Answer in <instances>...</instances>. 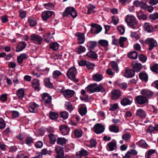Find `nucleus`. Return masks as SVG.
Returning a JSON list of instances; mask_svg holds the SVG:
<instances>
[{
	"mask_svg": "<svg viewBox=\"0 0 158 158\" xmlns=\"http://www.w3.org/2000/svg\"><path fill=\"white\" fill-rule=\"evenodd\" d=\"M132 69L134 72H139L142 69V66L141 63H133L132 64Z\"/></svg>",
	"mask_w": 158,
	"mask_h": 158,
	"instance_id": "a211bd4d",
	"label": "nucleus"
},
{
	"mask_svg": "<svg viewBox=\"0 0 158 158\" xmlns=\"http://www.w3.org/2000/svg\"><path fill=\"white\" fill-rule=\"evenodd\" d=\"M7 94H6L2 95L0 97L1 100L3 102L6 101L7 100Z\"/></svg>",
	"mask_w": 158,
	"mask_h": 158,
	"instance_id": "338daca9",
	"label": "nucleus"
},
{
	"mask_svg": "<svg viewBox=\"0 0 158 158\" xmlns=\"http://www.w3.org/2000/svg\"><path fill=\"white\" fill-rule=\"evenodd\" d=\"M117 148L116 142L111 141L107 145V149L108 151H113L115 150Z\"/></svg>",
	"mask_w": 158,
	"mask_h": 158,
	"instance_id": "aec40b11",
	"label": "nucleus"
},
{
	"mask_svg": "<svg viewBox=\"0 0 158 158\" xmlns=\"http://www.w3.org/2000/svg\"><path fill=\"white\" fill-rule=\"evenodd\" d=\"M32 85L35 90L37 91L40 90L39 81L38 79H33L32 81Z\"/></svg>",
	"mask_w": 158,
	"mask_h": 158,
	"instance_id": "5701e85b",
	"label": "nucleus"
},
{
	"mask_svg": "<svg viewBox=\"0 0 158 158\" xmlns=\"http://www.w3.org/2000/svg\"><path fill=\"white\" fill-rule=\"evenodd\" d=\"M62 74V73L59 70H56L54 71L52 74V78L55 79H57Z\"/></svg>",
	"mask_w": 158,
	"mask_h": 158,
	"instance_id": "58836bf2",
	"label": "nucleus"
},
{
	"mask_svg": "<svg viewBox=\"0 0 158 158\" xmlns=\"http://www.w3.org/2000/svg\"><path fill=\"white\" fill-rule=\"evenodd\" d=\"M150 69L153 72L158 74V64L154 63L150 66Z\"/></svg>",
	"mask_w": 158,
	"mask_h": 158,
	"instance_id": "7c9ffc66",
	"label": "nucleus"
},
{
	"mask_svg": "<svg viewBox=\"0 0 158 158\" xmlns=\"http://www.w3.org/2000/svg\"><path fill=\"white\" fill-rule=\"evenodd\" d=\"M91 26L92 28L90 31L92 33L98 34L102 31V29L100 26L97 24L91 23Z\"/></svg>",
	"mask_w": 158,
	"mask_h": 158,
	"instance_id": "1a4fd4ad",
	"label": "nucleus"
},
{
	"mask_svg": "<svg viewBox=\"0 0 158 158\" xmlns=\"http://www.w3.org/2000/svg\"><path fill=\"white\" fill-rule=\"evenodd\" d=\"M135 73L133 70L131 69H126L125 76L127 78H131L134 77Z\"/></svg>",
	"mask_w": 158,
	"mask_h": 158,
	"instance_id": "b1692460",
	"label": "nucleus"
},
{
	"mask_svg": "<svg viewBox=\"0 0 158 158\" xmlns=\"http://www.w3.org/2000/svg\"><path fill=\"white\" fill-rule=\"evenodd\" d=\"M85 89L86 92L89 93L100 92L103 93L106 91L105 89L102 85H98L95 83L88 85L86 88Z\"/></svg>",
	"mask_w": 158,
	"mask_h": 158,
	"instance_id": "f257e3e1",
	"label": "nucleus"
},
{
	"mask_svg": "<svg viewBox=\"0 0 158 158\" xmlns=\"http://www.w3.org/2000/svg\"><path fill=\"white\" fill-rule=\"evenodd\" d=\"M87 151L85 150H82L81 151L77 152L76 154L77 158H81L82 156H86L88 155Z\"/></svg>",
	"mask_w": 158,
	"mask_h": 158,
	"instance_id": "c756f323",
	"label": "nucleus"
},
{
	"mask_svg": "<svg viewBox=\"0 0 158 158\" xmlns=\"http://www.w3.org/2000/svg\"><path fill=\"white\" fill-rule=\"evenodd\" d=\"M86 55L89 57L94 59H96L98 57L97 54L95 52L92 51H90L88 52Z\"/></svg>",
	"mask_w": 158,
	"mask_h": 158,
	"instance_id": "4c0bfd02",
	"label": "nucleus"
},
{
	"mask_svg": "<svg viewBox=\"0 0 158 158\" xmlns=\"http://www.w3.org/2000/svg\"><path fill=\"white\" fill-rule=\"evenodd\" d=\"M75 35L77 37L78 43L79 44H83L85 42L84 35L81 32H77L75 34Z\"/></svg>",
	"mask_w": 158,
	"mask_h": 158,
	"instance_id": "ddd939ff",
	"label": "nucleus"
},
{
	"mask_svg": "<svg viewBox=\"0 0 158 158\" xmlns=\"http://www.w3.org/2000/svg\"><path fill=\"white\" fill-rule=\"evenodd\" d=\"M98 43L102 46L104 47H107L108 45V41L106 40H101L98 41Z\"/></svg>",
	"mask_w": 158,
	"mask_h": 158,
	"instance_id": "09e8293b",
	"label": "nucleus"
},
{
	"mask_svg": "<svg viewBox=\"0 0 158 158\" xmlns=\"http://www.w3.org/2000/svg\"><path fill=\"white\" fill-rule=\"evenodd\" d=\"M87 112V108L86 107L82 106L80 108L79 113L82 115L85 114Z\"/></svg>",
	"mask_w": 158,
	"mask_h": 158,
	"instance_id": "5fc2aeb1",
	"label": "nucleus"
},
{
	"mask_svg": "<svg viewBox=\"0 0 158 158\" xmlns=\"http://www.w3.org/2000/svg\"><path fill=\"white\" fill-rule=\"evenodd\" d=\"M125 21L127 25L131 27L135 28L136 27L137 23L135 17L132 15H127L125 17Z\"/></svg>",
	"mask_w": 158,
	"mask_h": 158,
	"instance_id": "f03ea898",
	"label": "nucleus"
},
{
	"mask_svg": "<svg viewBox=\"0 0 158 158\" xmlns=\"http://www.w3.org/2000/svg\"><path fill=\"white\" fill-rule=\"evenodd\" d=\"M60 130L63 135H66L68 133L70 129L68 126L63 125L60 127Z\"/></svg>",
	"mask_w": 158,
	"mask_h": 158,
	"instance_id": "412c9836",
	"label": "nucleus"
},
{
	"mask_svg": "<svg viewBox=\"0 0 158 158\" xmlns=\"http://www.w3.org/2000/svg\"><path fill=\"white\" fill-rule=\"evenodd\" d=\"M75 51L78 54H80L82 52H85L86 51V49L85 47L80 45L79 47L76 48Z\"/></svg>",
	"mask_w": 158,
	"mask_h": 158,
	"instance_id": "ea45409f",
	"label": "nucleus"
},
{
	"mask_svg": "<svg viewBox=\"0 0 158 158\" xmlns=\"http://www.w3.org/2000/svg\"><path fill=\"white\" fill-rule=\"evenodd\" d=\"M55 150L57 153L56 158H63L64 156V151L62 147L58 146L55 147Z\"/></svg>",
	"mask_w": 158,
	"mask_h": 158,
	"instance_id": "9d476101",
	"label": "nucleus"
},
{
	"mask_svg": "<svg viewBox=\"0 0 158 158\" xmlns=\"http://www.w3.org/2000/svg\"><path fill=\"white\" fill-rule=\"evenodd\" d=\"M63 17H72L75 18L77 16V13L76 10L73 7L67 8L63 14Z\"/></svg>",
	"mask_w": 158,
	"mask_h": 158,
	"instance_id": "7ed1b4c3",
	"label": "nucleus"
},
{
	"mask_svg": "<svg viewBox=\"0 0 158 158\" xmlns=\"http://www.w3.org/2000/svg\"><path fill=\"white\" fill-rule=\"evenodd\" d=\"M138 17V19L139 20H145L147 19L146 15L143 14H139Z\"/></svg>",
	"mask_w": 158,
	"mask_h": 158,
	"instance_id": "69168bd1",
	"label": "nucleus"
},
{
	"mask_svg": "<svg viewBox=\"0 0 158 158\" xmlns=\"http://www.w3.org/2000/svg\"><path fill=\"white\" fill-rule=\"evenodd\" d=\"M94 132L97 134L102 133L104 130V127L100 123L96 124L94 127Z\"/></svg>",
	"mask_w": 158,
	"mask_h": 158,
	"instance_id": "f8f14e48",
	"label": "nucleus"
},
{
	"mask_svg": "<svg viewBox=\"0 0 158 158\" xmlns=\"http://www.w3.org/2000/svg\"><path fill=\"white\" fill-rule=\"evenodd\" d=\"M144 27L145 30L148 32H151L153 31V27L148 23H145Z\"/></svg>",
	"mask_w": 158,
	"mask_h": 158,
	"instance_id": "473e14b6",
	"label": "nucleus"
},
{
	"mask_svg": "<svg viewBox=\"0 0 158 158\" xmlns=\"http://www.w3.org/2000/svg\"><path fill=\"white\" fill-rule=\"evenodd\" d=\"M24 91L23 89L18 90L16 92L17 96L19 98H23L24 96Z\"/></svg>",
	"mask_w": 158,
	"mask_h": 158,
	"instance_id": "603ef678",
	"label": "nucleus"
},
{
	"mask_svg": "<svg viewBox=\"0 0 158 158\" xmlns=\"http://www.w3.org/2000/svg\"><path fill=\"white\" fill-rule=\"evenodd\" d=\"M109 129L110 131L116 133L119 131L118 127L114 125H110L109 127Z\"/></svg>",
	"mask_w": 158,
	"mask_h": 158,
	"instance_id": "79ce46f5",
	"label": "nucleus"
},
{
	"mask_svg": "<svg viewBox=\"0 0 158 158\" xmlns=\"http://www.w3.org/2000/svg\"><path fill=\"white\" fill-rule=\"evenodd\" d=\"M27 44L24 41L19 42L16 47V51L19 52L22 51L26 47Z\"/></svg>",
	"mask_w": 158,
	"mask_h": 158,
	"instance_id": "4be33fe9",
	"label": "nucleus"
},
{
	"mask_svg": "<svg viewBox=\"0 0 158 158\" xmlns=\"http://www.w3.org/2000/svg\"><path fill=\"white\" fill-rule=\"evenodd\" d=\"M75 93V91L73 90L66 89L64 90L63 94L64 97L71 98L74 95Z\"/></svg>",
	"mask_w": 158,
	"mask_h": 158,
	"instance_id": "4468645a",
	"label": "nucleus"
},
{
	"mask_svg": "<svg viewBox=\"0 0 158 158\" xmlns=\"http://www.w3.org/2000/svg\"><path fill=\"white\" fill-rule=\"evenodd\" d=\"M118 108V105L117 103H114L111 105L109 108V110L110 111H114Z\"/></svg>",
	"mask_w": 158,
	"mask_h": 158,
	"instance_id": "052dcab7",
	"label": "nucleus"
},
{
	"mask_svg": "<svg viewBox=\"0 0 158 158\" xmlns=\"http://www.w3.org/2000/svg\"><path fill=\"white\" fill-rule=\"evenodd\" d=\"M77 73L76 69L74 67L70 68L68 71L66 75L70 79L75 82H77L79 80L75 78V75Z\"/></svg>",
	"mask_w": 158,
	"mask_h": 158,
	"instance_id": "20e7f679",
	"label": "nucleus"
},
{
	"mask_svg": "<svg viewBox=\"0 0 158 158\" xmlns=\"http://www.w3.org/2000/svg\"><path fill=\"white\" fill-rule=\"evenodd\" d=\"M26 143L28 145H31L33 143V139L31 137L27 138L26 139Z\"/></svg>",
	"mask_w": 158,
	"mask_h": 158,
	"instance_id": "e2e57ef3",
	"label": "nucleus"
},
{
	"mask_svg": "<svg viewBox=\"0 0 158 158\" xmlns=\"http://www.w3.org/2000/svg\"><path fill=\"white\" fill-rule=\"evenodd\" d=\"M44 81L45 86L50 88H53L54 86L53 84L51 82L50 79L49 78H45Z\"/></svg>",
	"mask_w": 158,
	"mask_h": 158,
	"instance_id": "f704fd0d",
	"label": "nucleus"
},
{
	"mask_svg": "<svg viewBox=\"0 0 158 158\" xmlns=\"http://www.w3.org/2000/svg\"><path fill=\"white\" fill-rule=\"evenodd\" d=\"M140 94L143 96L147 97L148 99L152 97L154 94L152 91L146 89L141 90Z\"/></svg>",
	"mask_w": 158,
	"mask_h": 158,
	"instance_id": "9b49d317",
	"label": "nucleus"
},
{
	"mask_svg": "<svg viewBox=\"0 0 158 158\" xmlns=\"http://www.w3.org/2000/svg\"><path fill=\"white\" fill-rule=\"evenodd\" d=\"M65 106L67 110L69 112H71L74 108V107L73 106L71 102H66Z\"/></svg>",
	"mask_w": 158,
	"mask_h": 158,
	"instance_id": "e433bc0d",
	"label": "nucleus"
},
{
	"mask_svg": "<svg viewBox=\"0 0 158 158\" xmlns=\"http://www.w3.org/2000/svg\"><path fill=\"white\" fill-rule=\"evenodd\" d=\"M52 14V12L51 11H46L43 12L41 14L42 19L44 21H46L50 17Z\"/></svg>",
	"mask_w": 158,
	"mask_h": 158,
	"instance_id": "6ab92c4d",
	"label": "nucleus"
},
{
	"mask_svg": "<svg viewBox=\"0 0 158 158\" xmlns=\"http://www.w3.org/2000/svg\"><path fill=\"white\" fill-rule=\"evenodd\" d=\"M144 43L148 45V49L150 51L152 50L154 47H156L157 44L156 40L151 38H148L145 40Z\"/></svg>",
	"mask_w": 158,
	"mask_h": 158,
	"instance_id": "0eeeda50",
	"label": "nucleus"
},
{
	"mask_svg": "<svg viewBox=\"0 0 158 158\" xmlns=\"http://www.w3.org/2000/svg\"><path fill=\"white\" fill-rule=\"evenodd\" d=\"M128 56L129 58L132 59H136L138 57L137 52L135 51L129 52L128 55Z\"/></svg>",
	"mask_w": 158,
	"mask_h": 158,
	"instance_id": "a19ab883",
	"label": "nucleus"
},
{
	"mask_svg": "<svg viewBox=\"0 0 158 158\" xmlns=\"http://www.w3.org/2000/svg\"><path fill=\"white\" fill-rule=\"evenodd\" d=\"M59 44L56 42H53L50 44V48L54 51L58 50L59 48Z\"/></svg>",
	"mask_w": 158,
	"mask_h": 158,
	"instance_id": "de8ad7c7",
	"label": "nucleus"
},
{
	"mask_svg": "<svg viewBox=\"0 0 158 158\" xmlns=\"http://www.w3.org/2000/svg\"><path fill=\"white\" fill-rule=\"evenodd\" d=\"M27 56L25 53H23L21 54L17 58L18 63L19 64L22 63L24 60L27 59Z\"/></svg>",
	"mask_w": 158,
	"mask_h": 158,
	"instance_id": "c85d7f7f",
	"label": "nucleus"
},
{
	"mask_svg": "<svg viewBox=\"0 0 158 158\" xmlns=\"http://www.w3.org/2000/svg\"><path fill=\"white\" fill-rule=\"evenodd\" d=\"M97 45V43L96 41H90L88 44L89 48L90 50H93Z\"/></svg>",
	"mask_w": 158,
	"mask_h": 158,
	"instance_id": "c03bdc74",
	"label": "nucleus"
},
{
	"mask_svg": "<svg viewBox=\"0 0 158 158\" xmlns=\"http://www.w3.org/2000/svg\"><path fill=\"white\" fill-rule=\"evenodd\" d=\"M44 6L46 9L48 10H50L53 8L54 5L52 3L49 2L44 4Z\"/></svg>",
	"mask_w": 158,
	"mask_h": 158,
	"instance_id": "6e6d98bb",
	"label": "nucleus"
},
{
	"mask_svg": "<svg viewBox=\"0 0 158 158\" xmlns=\"http://www.w3.org/2000/svg\"><path fill=\"white\" fill-rule=\"evenodd\" d=\"M95 8V7L94 6L89 4L88 7V14H90L92 13H94L95 12L94 10V9Z\"/></svg>",
	"mask_w": 158,
	"mask_h": 158,
	"instance_id": "864d4df0",
	"label": "nucleus"
},
{
	"mask_svg": "<svg viewBox=\"0 0 158 158\" xmlns=\"http://www.w3.org/2000/svg\"><path fill=\"white\" fill-rule=\"evenodd\" d=\"M139 79L142 81L147 82L148 81V76L145 73H141L139 74Z\"/></svg>",
	"mask_w": 158,
	"mask_h": 158,
	"instance_id": "72a5a7b5",
	"label": "nucleus"
},
{
	"mask_svg": "<svg viewBox=\"0 0 158 158\" xmlns=\"http://www.w3.org/2000/svg\"><path fill=\"white\" fill-rule=\"evenodd\" d=\"M132 103V101L130 100L127 98H123L121 101V104L123 106H126L131 105Z\"/></svg>",
	"mask_w": 158,
	"mask_h": 158,
	"instance_id": "a878e982",
	"label": "nucleus"
},
{
	"mask_svg": "<svg viewBox=\"0 0 158 158\" xmlns=\"http://www.w3.org/2000/svg\"><path fill=\"white\" fill-rule=\"evenodd\" d=\"M139 60L143 63H144L146 61L147 59V57L144 55L140 54L139 56Z\"/></svg>",
	"mask_w": 158,
	"mask_h": 158,
	"instance_id": "bf43d9fd",
	"label": "nucleus"
},
{
	"mask_svg": "<svg viewBox=\"0 0 158 158\" xmlns=\"http://www.w3.org/2000/svg\"><path fill=\"white\" fill-rule=\"evenodd\" d=\"M150 17L152 19L154 20L158 19V13H156L151 14L150 15Z\"/></svg>",
	"mask_w": 158,
	"mask_h": 158,
	"instance_id": "774afa93",
	"label": "nucleus"
},
{
	"mask_svg": "<svg viewBox=\"0 0 158 158\" xmlns=\"http://www.w3.org/2000/svg\"><path fill=\"white\" fill-rule=\"evenodd\" d=\"M60 117L64 119H67L69 115L68 112L66 111L61 112L60 113Z\"/></svg>",
	"mask_w": 158,
	"mask_h": 158,
	"instance_id": "13d9d810",
	"label": "nucleus"
},
{
	"mask_svg": "<svg viewBox=\"0 0 158 158\" xmlns=\"http://www.w3.org/2000/svg\"><path fill=\"white\" fill-rule=\"evenodd\" d=\"M42 98L44 102L45 106L51 108H52V98L51 96L49 95L47 93H44L43 94Z\"/></svg>",
	"mask_w": 158,
	"mask_h": 158,
	"instance_id": "39448f33",
	"label": "nucleus"
},
{
	"mask_svg": "<svg viewBox=\"0 0 158 158\" xmlns=\"http://www.w3.org/2000/svg\"><path fill=\"white\" fill-rule=\"evenodd\" d=\"M111 98L113 100H116L119 98L121 95L120 90L118 89L112 91L111 92Z\"/></svg>",
	"mask_w": 158,
	"mask_h": 158,
	"instance_id": "2eb2a0df",
	"label": "nucleus"
},
{
	"mask_svg": "<svg viewBox=\"0 0 158 158\" xmlns=\"http://www.w3.org/2000/svg\"><path fill=\"white\" fill-rule=\"evenodd\" d=\"M49 139L50 142L51 143L54 144L57 140V135H55L53 133H50L48 135Z\"/></svg>",
	"mask_w": 158,
	"mask_h": 158,
	"instance_id": "cd10ccee",
	"label": "nucleus"
},
{
	"mask_svg": "<svg viewBox=\"0 0 158 158\" xmlns=\"http://www.w3.org/2000/svg\"><path fill=\"white\" fill-rule=\"evenodd\" d=\"M118 21L119 20L115 16H113L112 17L111 22L114 25H116L117 24L118 22Z\"/></svg>",
	"mask_w": 158,
	"mask_h": 158,
	"instance_id": "0e129e2a",
	"label": "nucleus"
},
{
	"mask_svg": "<svg viewBox=\"0 0 158 158\" xmlns=\"http://www.w3.org/2000/svg\"><path fill=\"white\" fill-rule=\"evenodd\" d=\"M103 78L102 75L99 73H96L94 74L92 77L93 80L97 82L100 81Z\"/></svg>",
	"mask_w": 158,
	"mask_h": 158,
	"instance_id": "393cba45",
	"label": "nucleus"
},
{
	"mask_svg": "<svg viewBox=\"0 0 158 158\" xmlns=\"http://www.w3.org/2000/svg\"><path fill=\"white\" fill-rule=\"evenodd\" d=\"M82 131L80 129L75 130L74 131V135L77 138H80L82 135Z\"/></svg>",
	"mask_w": 158,
	"mask_h": 158,
	"instance_id": "a18cd8bd",
	"label": "nucleus"
},
{
	"mask_svg": "<svg viewBox=\"0 0 158 158\" xmlns=\"http://www.w3.org/2000/svg\"><path fill=\"white\" fill-rule=\"evenodd\" d=\"M127 40V38L125 37H120L119 40V44L120 47L122 48L124 47V42H125Z\"/></svg>",
	"mask_w": 158,
	"mask_h": 158,
	"instance_id": "8fccbe9b",
	"label": "nucleus"
},
{
	"mask_svg": "<svg viewBox=\"0 0 158 158\" xmlns=\"http://www.w3.org/2000/svg\"><path fill=\"white\" fill-rule=\"evenodd\" d=\"M68 141V139L64 138L59 137L57 139V143L59 145L63 146Z\"/></svg>",
	"mask_w": 158,
	"mask_h": 158,
	"instance_id": "bb28decb",
	"label": "nucleus"
},
{
	"mask_svg": "<svg viewBox=\"0 0 158 158\" xmlns=\"http://www.w3.org/2000/svg\"><path fill=\"white\" fill-rule=\"evenodd\" d=\"M110 64L113 70L116 71V73H118V71L119 69L118 65L117 63L114 61H113L110 62Z\"/></svg>",
	"mask_w": 158,
	"mask_h": 158,
	"instance_id": "37998d69",
	"label": "nucleus"
},
{
	"mask_svg": "<svg viewBox=\"0 0 158 158\" xmlns=\"http://www.w3.org/2000/svg\"><path fill=\"white\" fill-rule=\"evenodd\" d=\"M131 137V135L129 133H126L122 136V139L125 141L129 140Z\"/></svg>",
	"mask_w": 158,
	"mask_h": 158,
	"instance_id": "4d7b16f0",
	"label": "nucleus"
},
{
	"mask_svg": "<svg viewBox=\"0 0 158 158\" xmlns=\"http://www.w3.org/2000/svg\"><path fill=\"white\" fill-rule=\"evenodd\" d=\"M39 105L35 103L31 102L29 104L28 109L32 113H36L37 112V108Z\"/></svg>",
	"mask_w": 158,
	"mask_h": 158,
	"instance_id": "dca6fc26",
	"label": "nucleus"
},
{
	"mask_svg": "<svg viewBox=\"0 0 158 158\" xmlns=\"http://www.w3.org/2000/svg\"><path fill=\"white\" fill-rule=\"evenodd\" d=\"M6 126V124L4 120L0 118V129H3Z\"/></svg>",
	"mask_w": 158,
	"mask_h": 158,
	"instance_id": "680f3d73",
	"label": "nucleus"
},
{
	"mask_svg": "<svg viewBox=\"0 0 158 158\" xmlns=\"http://www.w3.org/2000/svg\"><path fill=\"white\" fill-rule=\"evenodd\" d=\"M134 100L136 103L141 105H147L149 102L148 99L147 97L142 95L137 96Z\"/></svg>",
	"mask_w": 158,
	"mask_h": 158,
	"instance_id": "423d86ee",
	"label": "nucleus"
},
{
	"mask_svg": "<svg viewBox=\"0 0 158 158\" xmlns=\"http://www.w3.org/2000/svg\"><path fill=\"white\" fill-rule=\"evenodd\" d=\"M81 94L82 95L80 96V98L81 100L87 101L88 99V96L86 94V91L84 89H82L81 92Z\"/></svg>",
	"mask_w": 158,
	"mask_h": 158,
	"instance_id": "2f4dec72",
	"label": "nucleus"
},
{
	"mask_svg": "<svg viewBox=\"0 0 158 158\" xmlns=\"http://www.w3.org/2000/svg\"><path fill=\"white\" fill-rule=\"evenodd\" d=\"M135 115L142 119L145 118L146 116L145 111L141 109H139L136 110Z\"/></svg>",
	"mask_w": 158,
	"mask_h": 158,
	"instance_id": "f3484780",
	"label": "nucleus"
},
{
	"mask_svg": "<svg viewBox=\"0 0 158 158\" xmlns=\"http://www.w3.org/2000/svg\"><path fill=\"white\" fill-rule=\"evenodd\" d=\"M30 39L35 44L40 45L43 40V38L40 35L34 34L30 36Z\"/></svg>",
	"mask_w": 158,
	"mask_h": 158,
	"instance_id": "6e6552de",
	"label": "nucleus"
},
{
	"mask_svg": "<svg viewBox=\"0 0 158 158\" xmlns=\"http://www.w3.org/2000/svg\"><path fill=\"white\" fill-rule=\"evenodd\" d=\"M28 21L30 26L32 27L35 26L37 24V21L35 19L30 17L28 19Z\"/></svg>",
	"mask_w": 158,
	"mask_h": 158,
	"instance_id": "c9c22d12",
	"label": "nucleus"
},
{
	"mask_svg": "<svg viewBox=\"0 0 158 158\" xmlns=\"http://www.w3.org/2000/svg\"><path fill=\"white\" fill-rule=\"evenodd\" d=\"M137 144L139 145L140 147L143 148H146L148 145L146 143L145 141L143 140H141L139 141V142L136 143Z\"/></svg>",
	"mask_w": 158,
	"mask_h": 158,
	"instance_id": "3c124183",
	"label": "nucleus"
},
{
	"mask_svg": "<svg viewBox=\"0 0 158 158\" xmlns=\"http://www.w3.org/2000/svg\"><path fill=\"white\" fill-rule=\"evenodd\" d=\"M50 118L53 120L56 119L58 116V114L56 112L51 111L49 113Z\"/></svg>",
	"mask_w": 158,
	"mask_h": 158,
	"instance_id": "49530a36",
	"label": "nucleus"
}]
</instances>
